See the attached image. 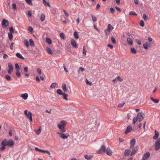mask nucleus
<instances>
[{
    "mask_svg": "<svg viewBox=\"0 0 160 160\" xmlns=\"http://www.w3.org/2000/svg\"><path fill=\"white\" fill-rule=\"evenodd\" d=\"M117 81L122 82L123 80V79L121 78L120 76H118L116 77Z\"/></svg>",
    "mask_w": 160,
    "mask_h": 160,
    "instance_id": "44",
    "label": "nucleus"
},
{
    "mask_svg": "<svg viewBox=\"0 0 160 160\" xmlns=\"http://www.w3.org/2000/svg\"><path fill=\"white\" fill-rule=\"evenodd\" d=\"M129 14L130 15H134V16H136L137 15V14L135 12L133 11H131L129 13Z\"/></svg>",
    "mask_w": 160,
    "mask_h": 160,
    "instance_id": "43",
    "label": "nucleus"
},
{
    "mask_svg": "<svg viewBox=\"0 0 160 160\" xmlns=\"http://www.w3.org/2000/svg\"><path fill=\"white\" fill-rule=\"evenodd\" d=\"M160 148V138H159L156 141L155 145V149L156 151Z\"/></svg>",
    "mask_w": 160,
    "mask_h": 160,
    "instance_id": "5",
    "label": "nucleus"
},
{
    "mask_svg": "<svg viewBox=\"0 0 160 160\" xmlns=\"http://www.w3.org/2000/svg\"><path fill=\"white\" fill-rule=\"evenodd\" d=\"M28 96V95L27 93H24L20 95V97L24 100H26L27 99Z\"/></svg>",
    "mask_w": 160,
    "mask_h": 160,
    "instance_id": "13",
    "label": "nucleus"
},
{
    "mask_svg": "<svg viewBox=\"0 0 160 160\" xmlns=\"http://www.w3.org/2000/svg\"><path fill=\"white\" fill-rule=\"evenodd\" d=\"M140 25L142 27H143L144 26V23L142 20H141L140 22Z\"/></svg>",
    "mask_w": 160,
    "mask_h": 160,
    "instance_id": "48",
    "label": "nucleus"
},
{
    "mask_svg": "<svg viewBox=\"0 0 160 160\" xmlns=\"http://www.w3.org/2000/svg\"><path fill=\"white\" fill-rule=\"evenodd\" d=\"M16 75L18 77H20L21 76L19 70H16Z\"/></svg>",
    "mask_w": 160,
    "mask_h": 160,
    "instance_id": "42",
    "label": "nucleus"
},
{
    "mask_svg": "<svg viewBox=\"0 0 160 160\" xmlns=\"http://www.w3.org/2000/svg\"><path fill=\"white\" fill-rule=\"evenodd\" d=\"M24 72H28V68L27 67H25L24 68Z\"/></svg>",
    "mask_w": 160,
    "mask_h": 160,
    "instance_id": "60",
    "label": "nucleus"
},
{
    "mask_svg": "<svg viewBox=\"0 0 160 160\" xmlns=\"http://www.w3.org/2000/svg\"><path fill=\"white\" fill-rule=\"evenodd\" d=\"M5 78L8 81H10L11 80V78L9 75H7L5 76Z\"/></svg>",
    "mask_w": 160,
    "mask_h": 160,
    "instance_id": "41",
    "label": "nucleus"
},
{
    "mask_svg": "<svg viewBox=\"0 0 160 160\" xmlns=\"http://www.w3.org/2000/svg\"><path fill=\"white\" fill-rule=\"evenodd\" d=\"M127 41L128 44L130 45H132L133 44L132 40L130 38H128L127 39Z\"/></svg>",
    "mask_w": 160,
    "mask_h": 160,
    "instance_id": "23",
    "label": "nucleus"
},
{
    "mask_svg": "<svg viewBox=\"0 0 160 160\" xmlns=\"http://www.w3.org/2000/svg\"><path fill=\"white\" fill-rule=\"evenodd\" d=\"M8 146L9 147L12 146L14 145V142L11 139H9L8 141Z\"/></svg>",
    "mask_w": 160,
    "mask_h": 160,
    "instance_id": "12",
    "label": "nucleus"
},
{
    "mask_svg": "<svg viewBox=\"0 0 160 160\" xmlns=\"http://www.w3.org/2000/svg\"><path fill=\"white\" fill-rule=\"evenodd\" d=\"M46 51L47 52L50 54L51 55L52 54V50L49 47H47Z\"/></svg>",
    "mask_w": 160,
    "mask_h": 160,
    "instance_id": "27",
    "label": "nucleus"
},
{
    "mask_svg": "<svg viewBox=\"0 0 160 160\" xmlns=\"http://www.w3.org/2000/svg\"><path fill=\"white\" fill-rule=\"evenodd\" d=\"M107 154L108 155L111 156L112 155V151L111 150L110 148L108 147L106 150Z\"/></svg>",
    "mask_w": 160,
    "mask_h": 160,
    "instance_id": "20",
    "label": "nucleus"
},
{
    "mask_svg": "<svg viewBox=\"0 0 160 160\" xmlns=\"http://www.w3.org/2000/svg\"><path fill=\"white\" fill-rule=\"evenodd\" d=\"M85 70V68L82 67H80L78 70V73H79L80 71L83 72Z\"/></svg>",
    "mask_w": 160,
    "mask_h": 160,
    "instance_id": "33",
    "label": "nucleus"
},
{
    "mask_svg": "<svg viewBox=\"0 0 160 160\" xmlns=\"http://www.w3.org/2000/svg\"><path fill=\"white\" fill-rule=\"evenodd\" d=\"M35 78L37 81L39 82H40V80L38 77L36 76Z\"/></svg>",
    "mask_w": 160,
    "mask_h": 160,
    "instance_id": "63",
    "label": "nucleus"
},
{
    "mask_svg": "<svg viewBox=\"0 0 160 160\" xmlns=\"http://www.w3.org/2000/svg\"><path fill=\"white\" fill-rule=\"evenodd\" d=\"M143 48H144V49H147L148 48V46L147 45H146L145 43L143 44Z\"/></svg>",
    "mask_w": 160,
    "mask_h": 160,
    "instance_id": "56",
    "label": "nucleus"
},
{
    "mask_svg": "<svg viewBox=\"0 0 160 160\" xmlns=\"http://www.w3.org/2000/svg\"><path fill=\"white\" fill-rule=\"evenodd\" d=\"M132 129V127L130 125L128 126V127L127 129L125 131V134H127L128 133L130 132L131 131Z\"/></svg>",
    "mask_w": 160,
    "mask_h": 160,
    "instance_id": "14",
    "label": "nucleus"
},
{
    "mask_svg": "<svg viewBox=\"0 0 160 160\" xmlns=\"http://www.w3.org/2000/svg\"><path fill=\"white\" fill-rule=\"evenodd\" d=\"M131 148L132 149V151L131 153V155L132 156L133 154H135L136 151L138 150V146H136L134 147H133V148Z\"/></svg>",
    "mask_w": 160,
    "mask_h": 160,
    "instance_id": "9",
    "label": "nucleus"
},
{
    "mask_svg": "<svg viewBox=\"0 0 160 160\" xmlns=\"http://www.w3.org/2000/svg\"><path fill=\"white\" fill-rule=\"evenodd\" d=\"M29 41L31 46H35L34 42L32 39H30Z\"/></svg>",
    "mask_w": 160,
    "mask_h": 160,
    "instance_id": "34",
    "label": "nucleus"
},
{
    "mask_svg": "<svg viewBox=\"0 0 160 160\" xmlns=\"http://www.w3.org/2000/svg\"><path fill=\"white\" fill-rule=\"evenodd\" d=\"M155 135L153 137V138L154 139L156 140L158 137L159 136V133L158 131L156 130L155 131Z\"/></svg>",
    "mask_w": 160,
    "mask_h": 160,
    "instance_id": "18",
    "label": "nucleus"
},
{
    "mask_svg": "<svg viewBox=\"0 0 160 160\" xmlns=\"http://www.w3.org/2000/svg\"><path fill=\"white\" fill-rule=\"evenodd\" d=\"M9 22L7 20L5 19H3L2 22V25L3 27H6L9 25Z\"/></svg>",
    "mask_w": 160,
    "mask_h": 160,
    "instance_id": "6",
    "label": "nucleus"
},
{
    "mask_svg": "<svg viewBox=\"0 0 160 160\" xmlns=\"http://www.w3.org/2000/svg\"><path fill=\"white\" fill-rule=\"evenodd\" d=\"M37 71L39 75L41 74V69L40 68H37Z\"/></svg>",
    "mask_w": 160,
    "mask_h": 160,
    "instance_id": "50",
    "label": "nucleus"
},
{
    "mask_svg": "<svg viewBox=\"0 0 160 160\" xmlns=\"http://www.w3.org/2000/svg\"><path fill=\"white\" fill-rule=\"evenodd\" d=\"M27 118H28L30 121H32V113L30 112H29L27 115H26Z\"/></svg>",
    "mask_w": 160,
    "mask_h": 160,
    "instance_id": "19",
    "label": "nucleus"
},
{
    "mask_svg": "<svg viewBox=\"0 0 160 160\" xmlns=\"http://www.w3.org/2000/svg\"><path fill=\"white\" fill-rule=\"evenodd\" d=\"M8 36L10 40H12L13 38V35L12 34V33H11L10 32L8 33Z\"/></svg>",
    "mask_w": 160,
    "mask_h": 160,
    "instance_id": "35",
    "label": "nucleus"
},
{
    "mask_svg": "<svg viewBox=\"0 0 160 160\" xmlns=\"http://www.w3.org/2000/svg\"><path fill=\"white\" fill-rule=\"evenodd\" d=\"M111 40L113 43L114 44L116 43V41L115 38L113 37H111Z\"/></svg>",
    "mask_w": 160,
    "mask_h": 160,
    "instance_id": "47",
    "label": "nucleus"
},
{
    "mask_svg": "<svg viewBox=\"0 0 160 160\" xmlns=\"http://www.w3.org/2000/svg\"><path fill=\"white\" fill-rule=\"evenodd\" d=\"M25 1L28 5L31 6L33 5V3L32 0H25Z\"/></svg>",
    "mask_w": 160,
    "mask_h": 160,
    "instance_id": "30",
    "label": "nucleus"
},
{
    "mask_svg": "<svg viewBox=\"0 0 160 160\" xmlns=\"http://www.w3.org/2000/svg\"><path fill=\"white\" fill-rule=\"evenodd\" d=\"M28 16L29 17H31L32 15V12L30 10L28 11Z\"/></svg>",
    "mask_w": 160,
    "mask_h": 160,
    "instance_id": "57",
    "label": "nucleus"
},
{
    "mask_svg": "<svg viewBox=\"0 0 160 160\" xmlns=\"http://www.w3.org/2000/svg\"><path fill=\"white\" fill-rule=\"evenodd\" d=\"M151 99L155 103H158L159 102V100L157 99H154L152 97H151Z\"/></svg>",
    "mask_w": 160,
    "mask_h": 160,
    "instance_id": "39",
    "label": "nucleus"
},
{
    "mask_svg": "<svg viewBox=\"0 0 160 160\" xmlns=\"http://www.w3.org/2000/svg\"><path fill=\"white\" fill-rule=\"evenodd\" d=\"M136 143V140L135 139H131L130 141V148H132L134 147V146L135 145Z\"/></svg>",
    "mask_w": 160,
    "mask_h": 160,
    "instance_id": "10",
    "label": "nucleus"
},
{
    "mask_svg": "<svg viewBox=\"0 0 160 160\" xmlns=\"http://www.w3.org/2000/svg\"><path fill=\"white\" fill-rule=\"evenodd\" d=\"M150 156V153L149 152H146L144 154L142 160H147L149 157Z\"/></svg>",
    "mask_w": 160,
    "mask_h": 160,
    "instance_id": "7",
    "label": "nucleus"
},
{
    "mask_svg": "<svg viewBox=\"0 0 160 160\" xmlns=\"http://www.w3.org/2000/svg\"><path fill=\"white\" fill-rule=\"evenodd\" d=\"M64 132H57L60 138L63 139H65L68 138L69 136L70 135L68 133H63Z\"/></svg>",
    "mask_w": 160,
    "mask_h": 160,
    "instance_id": "3",
    "label": "nucleus"
},
{
    "mask_svg": "<svg viewBox=\"0 0 160 160\" xmlns=\"http://www.w3.org/2000/svg\"><path fill=\"white\" fill-rule=\"evenodd\" d=\"M8 141L6 139H4L2 141L1 144L2 146H8Z\"/></svg>",
    "mask_w": 160,
    "mask_h": 160,
    "instance_id": "15",
    "label": "nucleus"
},
{
    "mask_svg": "<svg viewBox=\"0 0 160 160\" xmlns=\"http://www.w3.org/2000/svg\"><path fill=\"white\" fill-rule=\"evenodd\" d=\"M8 72L9 74H11V72L13 70V68L12 65L11 63L8 64Z\"/></svg>",
    "mask_w": 160,
    "mask_h": 160,
    "instance_id": "8",
    "label": "nucleus"
},
{
    "mask_svg": "<svg viewBox=\"0 0 160 160\" xmlns=\"http://www.w3.org/2000/svg\"><path fill=\"white\" fill-rule=\"evenodd\" d=\"M83 54H84L85 55H86V52H87V51L86 50H85V46H84L83 47Z\"/></svg>",
    "mask_w": 160,
    "mask_h": 160,
    "instance_id": "54",
    "label": "nucleus"
},
{
    "mask_svg": "<svg viewBox=\"0 0 160 160\" xmlns=\"http://www.w3.org/2000/svg\"><path fill=\"white\" fill-rule=\"evenodd\" d=\"M106 151V148L104 145H102L99 149L96 151L97 154H103L105 153Z\"/></svg>",
    "mask_w": 160,
    "mask_h": 160,
    "instance_id": "4",
    "label": "nucleus"
},
{
    "mask_svg": "<svg viewBox=\"0 0 160 160\" xmlns=\"http://www.w3.org/2000/svg\"><path fill=\"white\" fill-rule=\"evenodd\" d=\"M62 95L63 96V99H65L66 100H67L68 98H67V97L68 96V95L67 94H65L64 93Z\"/></svg>",
    "mask_w": 160,
    "mask_h": 160,
    "instance_id": "45",
    "label": "nucleus"
},
{
    "mask_svg": "<svg viewBox=\"0 0 160 160\" xmlns=\"http://www.w3.org/2000/svg\"><path fill=\"white\" fill-rule=\"evenodd\" d=\"M110 10L111 12L112 13H113L114 12H115L114 9H113V8H112V7L110 8Z\"/></svg>",
    "mask_w": 160,
    "mask_h": 160,
    "instance_id": "61",
    "label": "nucleus"
},
{
    "mask_svg": "<svg viewBox=\"0 0 160 160\" xmlns=\"http://www.w3.org/2000/svg\"><path fill=\"white\" fill-rule=\"evenodd\" d=\"M93 157V155H86L84 156L85 158L88 160H90Z\"/></svg>",
    "mask_w": 160,
    "mask_h": 160,
    "instance_id": "24",
    "label": "nucleus"
},
{
    "mask_svg": "<svg viewBox=\"0 0 160 160\" xmlns=\"http://www.w3.org/2000/svg\"><path fill=\"white\" fill-rule=\"evenodd\" d=\"M46 41L49 44H51L52 43V41L51 40L48 38H46Z\"/></svg>",
    "mask_w": 160,
    "mask_h": 160,
    "instance_id": "36",
    "label": "nucleus"
},
{
    "mask_svg": "<svg viewBox=\"0 0 160 160\" xmlns=\"http://www.w3.org/2000/svg\"><path fill=\"white\" fill-rule=\"evenodd\" d=\"M131 51L132 53L134 54H136L137 52L136 50L134 48H131Z\"/></svg>",
    "mask_w": 160,
    "mask_h": 160,
    "instance_id": "38",
    "label": "nucleus"
},
{
    "mask_svg": "<svg viewBox=\"0 0 160 160\" xmlns=\"http://www.w3.org/2000/svg\"><path fill=\"white\" fill-rule=\"evenodd\" d=\"M43 1V4L46 6H48L49 7H50L51 6L49 3V2H47L46 0H42Z\"/></svg>",
    "mask_w": 160,
    "mask_h": 160,
    "instance_id": "17",
    "label": "nucleus"
},
{
    "mask_svg": "<svg viewBox=\"0 0 160 160\" xmlns=\"http://www.w3.org/2000/svg\"><path fill=\"white\" fill-rule=\"evenodd\" d=\"M71 45L74 48H78V46L76 41L73 39H71Z\"/></svg>",
    "mask_w": 160,
    "mask_h": 160,
    "instance_id": "11",
    "label": "nucleus"
},
{
    "mask_svg": "<svg viewBox=\"0 0 160 160\" xmlns=\"http://www.w3.org/2000/svg\"><path fill=\"white\" fill-rule=\"evenodd\" d=\"M45 18V16L44 14H42L40 17V20L41 21H43L44 20Z\"/></svg>",
    "mask_w": 160,
    "mask_h": 160,
    "instance_id": "28",
    "label": "nucleus"
},
{
    "mask_svg": "<svg viewBox=\"0 0 160 160\" xmlns=\"http://www.w3.org/2000/svg\"><path fill=\"white\" fill-rule=\"evenodd\" d=\"M67 124V122L63 120H62L60 122L58 123L57 127L60 129V132H65L66 129L65 128V126Z\"/></svg>",
    "mask_w": 160,
    "mask_h": 160,
    "instance_id": "1",
    "label": "nucleus"
},
{
    "mask_svg": "<svg viewBox=\"0 0 160 160\" xmlns=\"http://www.w3.org/2000/svg\"><path fill=\"white\" fill-rule=\"evenodd\" d=\"M9 30L10 31V32H11V33H13L14 32V30H13V28L11 27H10L9 28Z\"/></svg>",
    "mask_w": 160,
    "mask_h": 160,
    "instance_id": "53",
    "label": "nucleus"
},
{
    "mask_svg": "<svg viewBox=\"0 0 160 160\" xmlns=\"http://www.w3.org/2000/svg\"><path fill=\"white\" fill-rule=\"evenodd\" d=\"M124 104V102H123L122 103H119L118 104V106L120 107H122L123 106Z\"/></svg>",
    "mask_w": 160,
    "mask_h": 160,
    "instance_id": "59",
    "label": "nucleus"
},
{
    "mask_svg": "<svg viewBox=\"0 0 160 160\" xmlns=\"http://www.w3.org/2000/svg\"><path fill=\"white\" fill-rule=\"evenodd\" d=\"M57 92L60 95H62L64 93H63L62 90L60 89H58L57 90Z\"/></svg>",
    "mask_w": 160,
    "mask_h": 160,
    "instance_id": "25",
    "label": "nucleus"
},
{
    "mask_svg": "<svg viewBox=\"0 0 160 160\" xmlns=\"http://www.w3.org/2000/svg\"><path fill=\"white\" fill-rule=\"evenodd\" d=\"M12 8H13L15 10H16L17 9V7L16 6V5L15 3H13L12 4Z\"/></svg>",
    "mask_w": 160,
    "mask_h": 160,
    "instance_id": "51",
    "label": "nucleus"
},
{
    "mask_svg": "<svg viewBox=\"0 0 160 160\" xmlns=\"http://www.w3.org/2000/svg\"><path fill=\"white\" fill-rule=\"evenodd\" d=\"M41 132V130L40 129V127L39 128L38 130H36L35 132V133L37 135L39 134Z\"/></svg>",
    "mask_w": 160,
    "mask_h": 160,
    "instance_id": "40",
    "label": "nucleus"
},
{
    "mask_svg": "<svg viewBox=\"0 0 160 160\" xmlns=\"http://www.w3.org/2000/svg\"><path fill=\"white\" fill-rule=\"evenodd\" d=\"M130 152V150L129 149H127L125 150L124 154L125 156H127L129 155Z\"/></svg>",
    "mask_w": 160,
    "mask_h": 160,
    "instance_id": "21",
    "label": "nucleus"
},
{
    "mask_svg": "<svg viewBox=\"0 0 160 160\" xmlns=\"http://www.w3.org/2000/svg\"><path fill=\"white\" fill-rule=\"evenodd\" d=\"M108 29L110 31L113 29V27L112 25H111L110 24H108Z\"/></svg>",
    "mask_w": 160,
    "mask_h": 160,
    "instance_id": "29",
    "label": "nucleus"
},
{
    "mask_svg": "<svg viewBox=\"0 0 160 160\" xmlns=\"http://www.w3.org/2000/svg\"><path fill=\"white\" fill-rule=\"evenodd\" d=\"M5 146H2L0 148V149L1 151H2L4 150L5 148Z\"/></svg>",
    "mask_w": 160,
    "mask_h": 160,
    "instance_id": "64",
    "label": "nucleus"
},
{
    "mask_svg": "<svg viewBox=\"0 0 160 160\" xmlns=\"http://www.w3.org/2000/svg\"><path fill=\"white\" fill-rule=\"evenodd\" d=\"M145 117L144 114L142 112H139L138 113L136 117H134L133 118V123L135 124L136 122L138 121L139 122L142 121Z\"/></svg>",
    "mask_w": 160,
    "mask_h": 160,
    "instance_id": "2",
    "label": "nucleus"
},
{
    "mask_svg": "<svg viewBox=\"0 0 160 160\" xmlns=\"http://www.w3.org/2000/svg\"><path fill=\"white\" fill-rule=\"evenodd\" d=\"M28 30L29 31L31 32H32L33 31V28H32V27L31 26H29L28 27Z\"/></svg>",
    "mask_w": 160,
    "mask_h": 160,
    "instance_id": "52",
    "label": "nucleus"
},
{
    "mask_svg": "<svg viewBox=\"0 0 160 160\" xmlns=\"http://www.w3.org/2000/svg\"><path fill=\"white\" fill-rule=\"evenodd\" d=\"M142 18L145 21L147 20L148 19V17L144 13L142 15Z\"/></svg>",
    "mask_w": 160,
    "mask_h": 160,
    "instance_id": "37",
    "label": "nucleus"
},
{
    "mask_svg": "<svg viewBox=\"0 0 160 160\" xmlns=\"http://www.w3.org/2000/svg\"><path fill=\"white\" fill-rule=\"evenodd\" d=\"M86 80L87 81L86 82V83L88 84H89L90 85H91V84H92V82H89V81H88L87 79H86Z\"/></svg>",
    "mask_w": 160,
    "mask_h": 160,
    "instance_id": "62",
    "label": "nucleus"
},
{
    "mask_svg": "<svg viewBox=\"0 0 160 160\" xmlns=\"http://www.w3.org/2000/svg\"><path fill=\"white\" fill-rule=\"evenodd\" d=\"M92 20L94 22H95L97 21V19L93 15H92Z\"/></svg>",
    "mask_w": 160,
    "mask_h": 160,
    "instance_id": "49",
    "label": "nucleus"
},
{
    "mask_svg": "<svg viewBox=\"0 0 160 160\" xmlns=\"http://www.w3.org/2000/svg\"><path fill=\"white\" fill-rule=\"evenodd\" d=\"M15 67L16 70H19L20 67L18 63H16L15 64Z\"/></svg>",
    "mask_w": 160,
    "mask_h": 160,
    "instance_id": "46",
    "label": "nucleus"
},
{
    "mask_svg": "<svg viewBox=\"0 0 160 160\" xmlns=\"http://www.w3.org/2000/svg\"><path fill=\"white\" fill-rule=\"evenodd\" d=\"M73 36L76 39H78L79 38L78 32L77 31H75L73 34Z\"/></svg>",
    "mask_w": 160,
    "mask_h": 160,
    "instance_id": "26",
    "label": "nucleus"
},
{
    "mask_svg": "<svg viewBox=\"0 0 160 160\" xmlns=\"http://www.w3.org/2000/svg\"><path fill=\"white\" fill-rule=\"evenodd\" d=\"M58 84L54 82L53 83L51 84L50 86V87L52 88H54L57 86Z\"/></svg>",
    "mask_w": 160,
    "mask_h": 160,
    "instance_id": "31",
    "label": "nucleus"
},
{
    "mask_svg": "<svg viewBox=\"0 0 160 160\" xmlns=\"http://www.w3.org/2000/svg\"><path fill=\"white\" fill-rule=\"evenodd\" d=\"M63 11L64 12V13H65V15L67 17H68L69 16V14L68 12H67L65 10H63Z\"/></svg>",
    "mask_w": 160,
    "mask_h": 160,
    "instance_id": "58",
    "label": "nucleus"
},
{
    "mask_svg": "<svg viewBox=\"0 0 160 160\" xmlns=\"http://www.w3.org/2000/svg\"><path fill=\"white\" fill-rule=\"evenodd\" d=\"M16 56L19 58L22 59H24V58L22 56V55L19 53H17L16 54Z\"/></svg>",
    "mask_w": 160,
    "mask_h": 160,
    "instance_id": "22",
    "label": "nucleus"
},
{
    "mask_svg": "<svg viewBox=\"0 0 160 160\" xmlns=\"http://www.w3.org/2000/svg\"><path fill=\"white\" fill-rule=\"evenodd\" d=\"M62 88L63 91L64 92H67L68 89L66 87V85L65 83H62Z\"/></svg>",
    "mask_w": 160,
    "mask_h": 160,
    "instance_id": "16",
    "label": "nucleus"
},
{
    "mask_svg": "<svg viewBox=\"0 0 160 160\" xmlns=\"http://www.w3.org/2000/svg\"><path fill=\"white\" fill-rule=\"evenodd\" d=\"M24 43L27 48H28L29 47L28 41L27 39H25L24 40Z\"/></svg>",
    "mask_w": 160,
    "mask_h": 160,
    "instance_id": "32",
    "label": "nucleus"
},
{
    "mask_svg": "<svg viewBox=\"0 0 160 160\" xmlns=\"http://www.w3.org/2000/svg\"><path fill=\"white\" fill-rule=\"evenodd\" d=\"M136 41L138 45H140L141 44V42L138 39H136Z\"/></svg>",
    "mask_w": 160,
    "mask_h": 160,
    "instance_id": "55",
    "label": "nucleus"
}]
</instances>
